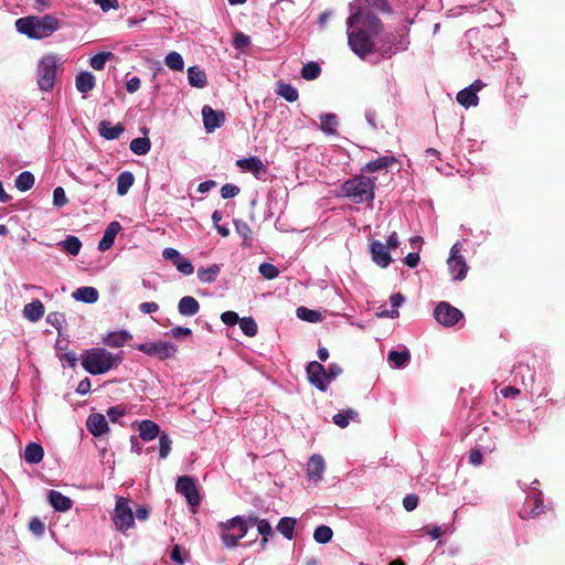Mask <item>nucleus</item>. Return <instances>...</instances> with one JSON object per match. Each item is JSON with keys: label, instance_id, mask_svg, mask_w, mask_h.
Here are the masks:
<instances>
[{"label": "nucleus", "instance_id": "nucleus-1", "mask_svg": "<svg viewBox=\"0 0 565 565\" xmlns=\"http://www.w3.org/2000/svg\"><path fill=\"white\" fill-rule=\"evenodd\" d=\"M15 28L30 39L41 40L51 36L60 29V20L53 14L29 15L15 21Z\"/></svg>", "mask_w": 565, "mask_h": 565}, {"label": "nucleus", "instance_id": "nucleus-2", "mask_svg": "<svg viewBox=\"0 0 565 565\" xmlns=\"http://www.w3.org/2000/svg\"><path fill=\"white\" fill-rule=\"evenodd\" d=\"M121 361L120 354H113L103 348L86 350L82 354V366L93 375L104 374L117 367Z\"/></svg>", "mask_w": 565, "mask_h": 565}, {"label": "nucleus", "instance_id": "nucleus-3", "mask_svg": "<svg viewBox=\"0 0 565 565\" xmlns=\"http://www.w3.org/2000/svg\"><path fill=\"white\" fill-rule=\"evenodd\" d=\"M259 521L260 520L256 515H249L247 519L238 515L227 520L226 522L220 523V535L224 546L227 548L236 547L239 540L247 534L248 527L254 524L258 526Z\"/></svg>", "mask_w": 565, "mask_h": 565}, {"label": "nucleus", "instance_id": "nucleus-4", "mask_svg": "<svg viewBox=\"0 0 565 565\" xmlns=\"http://www.w3.org/2000/svg\"><path fill=\"white\" fill-rule=\"evenodd\" d=\"M341 191L353 203L370 204L375 198V180L364 174L355 175L342 183Z\"/></svg>", "mask_w": 565, "mask_h": 565}, {"label": "nucleus", "instance_id": "nucleus-5", "mask_svg": "<svg viewBox=\"0 0 565 565\" xmlns=\"http://www.w3.org/2000/svg\"><path fill=\"white\" fill-rule=\"evenodd\" d=\"M57 58L53 54L42 57L38 66V85L41 90L49 92L54 87L56 77Z\"/></svg>", "mask_w": 565, "mask_h": 565}, {"label": "nucleus", "instance_id": "nucleus-6", "mask_svg": "<svg viewBox=\"0 0 565 565\" xmlns=\"http://www.w3.org/2000/svg\"><path fill=\"white\" fill-rule=\"evenodd\" d=\"M113 522L119 532L125 533L135 524V515L129 502L125 498H118L113 514Z\"/></svg>", "mask_w": 565, "mask_h": 565}, {"label": "nucleus", "instance_id": "nucleus-7", "mask_svg": "<svg viewBox=\"0 0 565 565\" xmlns=\"http://www.w3.org/2000/svg\"><path fill=\"white\" fill-rule=\"evenodd\" d=\"M348 42L351 50L361 58H364L374 51V42L366 30L359 29L349 32Z\"/></svg>", "mask_w": 565, "mask_h": 565}, {"label": "nucleus", "instance_id": "nucleus-8", "mask_svg": "<svg viewBox=\"0 0 565 565\" xmlns=\"http://www.w3.org/2000/svg\"><path fill=\"white\" fill-rule=\"evenodd\" d=\"M360 22L364 26L363 30H366L367 33H371L373 35H379L384 28L381 19L377 15H375L372 12H366L365 14H362L360 9L352 13L347 20L348 28L350 29Z\"/></svg>", "mask_w": 565, "mask_h": 565}, {"label": "nucleus", "instance_id": "nucleus-9", "mask_svg": "<svg viewBox=\"0 0 565 565\" xmlns=\"http://www.w3.org/2000/svg\"><path fill=\"white\" fill-rule=\"evenodd\" d=\"M435 319L444 327H452L463 318L462 312L449 302L440 301L434 310Z\"/></svg>", "mask_w": 565, "mask_h": 565}, {"label": "nucleus", "instance_id": "nucleus-10", "mask_svg": "<svg viewBox=\"0 0 565 565\" xmlns=\"http://www.w3.org/2000/svg\"><path fill=\"white\" fill-rule=\"evenodd\" d=\"M136 349L149 356H157L160 360L169 359L177 352V348L173 344L163 341L140 343Z\"/></svg>", "mask_w": 565, "mask_h": 565}, {"label": "nucleus", "instance_id": "nucleus-11", "mask_svg": "<svg viewBox=\"0 0 565 565\" xmlns=\"http://www.w3.org/2000/svg\"><path fill=\"white\" fill-rule=\"evenodd\" d=\"M175 490L178 493L185 497L188 504L192 508H195L200 504L201 497L192 477H179L175 483Z\"/></svg>", "mask_w": 565, "mask_h": 565}, {"label": "nucleus", "instance_id": "nucleus-12", "mask_svg": "<svg viewBox=\"0 0 565 565\" xmlns=\"http://www.w3.org/2000/svg\"><path fill=\"white\" fill-rule=\"evenodd\" d=\"M461 243L457 242L452 245L450 249V257L448 259V268L454 279L462 280L465 279L468 266L465 262V258L460 255Z\"/></svg>", "mask_w": 565, "mask_h": 565}, {"label": "nucleus", "instance_id": "nucleus-13", "mask_svg": "<svg viewBox=\"0 0 565 565\" xmlns=\"http://www.w3.org/2000/svg\"><path fill=\"white\" fill-rule=\"evenodd\" d=\"M306 372L310 384H312L321 392H326L328 390V383L326 381V367L321 363L317 361L309 362L306 367Z\"/></svg>", "mask_w": 565, "mask_h": 565}, {"label": "nucleus", "instance_id": "nucleus-14", "mask_svg": "<svg viewBox=\"0 0 565 565\" xmlns=\"http://www.w3.org/2000/svg\"><path fill=\"white\" fill-rule=\"evenodd\" d=\"M483 87V83L481 81H475L469 87L461 89L457 94V102L466 107L469 108L471 106L478 105V96L477 93Z\"/></svg>", "mask_w": 565, "mask_h": 565}, {"label": "nucleus", "instance_id": "nucleus-15", "mask_svg": "<svg viewBox=\"0 0 565 565\" xmlns=\"http://www.w3.org/2000/svg\"><path fill=\"white\" fill-rule=\"evenodd\" d=\"M202 116L204 127L209 132H212L216 128L221 127L225 120V115L223 111L214 110L207 105L202 108Z\"/></svg>", "mask_w": 565, "mask_h": 565}, {"label": "nucleus", "instance_id": "nucleus-16", "mask_svg": "<svg viewBox=\"0 0 565 565\" xmlns=\"http://www.w3.org/2000/svg\"><path fill=\"white\" fill-rule=\"evenodd\" d=\"M162 255L166 259L173 262L174 266L184 275H191L194 270L193 265L190 260L184 259L180 253L171 247L164 248Z\"/></svg>", "mask_w": 565, "mask_h": 565}, {"label": "nucleus", "instance_id": "nucleus-17", "mask_svg": "<svg viewBox=\"0 0 565 565\" xmlns=\"http://www.w3.org/2000/svg\"><path fill=\"white\" fill-rule=\"evenodd\" d=\"M371 255L372 260L382 268H386L392 263L388 248L380 241H374L371 244Z\"/></svg>", "mask_w": 565, "mask_h": 565}, {"label": "nucleus", "instance_id": "nucleus-18", "mask_svg": "<svg viewBox=\"0 0 565 565\" xmlns=\"http://www.w3.org/2000/svg\"><path fill=\"white\" fill-rule=\"evenodd\" d=\"M326 469L324 459L321 455H312L307 463V475L310 480L315 482L322 479L323 471Z\"/></svg>", "mask_w": 565, "mask_h": 565}, {"label": "nucleus", "instance_id": "nucleus-19", "mask_svg": "<svg viewBox=\"0 0 565 565\" xmlns=\"http://www.w3.org/2000/svg\"><path fill=\"white\" fill-rule=\"evenodd\" d=\"M86 426L88 431L98 437L108 431V423L103 414H92L88 416Z\"/></svg>", "mask_w": 565, "mask_h": 565}, {"label": "nucleus", "instance_id": "nucleus-20", "mask_svg": "<svg viewBox=\"0 0 565 565\" xmlns=\"http://www.w3.org/2000/svg\"><path fill=\"white\" fill-rule=\"evenodd\" d=\"M121 225L117 221H113L108 224L107 228L104 232L102 239L98 243V249L100 252L108 250L115 242L116 235L120 232Z\"/></svg>", "mask_w": 565, "mask_h": 565}, {"label": "nucleus", "instance_id": "nucleus-21", "mask_svg": "<svg viewBox=\"0 0 565 565\" xmlns=\"http://www.w3.org/2000/svg\"><path fill=\"white\" fill-rule=\"evenodd\" d=\"M543 512V500L540 497L530 499L519 512L521 519H534Z\"/></svg>", "mask_w": 565, "mask_h": 565}, {"label": "nucleus", "instance_id": "nucleus-22", "mask_svg": "<svg viewBox=\"0 0 565 565\" xmlns=\"http://www.w3.org/2000/svg\"><path fill=\"white\" fill-rule=\"evenodd\" d=\"M124 131L125 127L120 122L113 126L110 121L102 120L98 125L99 135L107 140L118 139Z\"/></svg>", "mask_w": 565, "mask_h": 565}, {"label": "nucleus", "instance_id": "nucleus-23", "mask_svg": "<svg viewBox=\"0 0 565 565\" xmlns=\"http://www.w3.org/2000/svg\"><path fill=\"white\" fill-rule=\"evenodd\" d=\"M49 501L58 512H66L71 510L73 505V502L68 497L56 490H51L49 492Z\"/></svg>", "mask_w": 565, "mask_h": 565}, {"label": "nucleus", "instance_id": "nucleus-24", "mask_svg": "<svg viewBox=\"0 0 565 565\" xmlns=\"http://www.w3.org/2000/svg\"><path fill=\"white\" fill-rule=\"evenodd\" d=\"M178 310L181 316L192 317L200 311V303L194 297L184 296L178 303Z\"/></svg>", "mask_w": 565, "mask_h": 565}, {"label": "nucleus", "instance_id": "nucleus-25", "mask_svg": "<svg viewBox=\"0 0 565 565\" xmlns=\"http://www.w3.org/2000/svg\"><path fill=\"white\" fill-rule=\"evenodd\" d=\"M396 162L395 157L393 156H383L373 161L367 162L363 168V173H373L375 171L385 170Z\"/></svg>", "mask_w": 565, "mask_h": 565}, {"label": "nucleus", "instance_id": "nucleus-26", "mask_svg": "<svg viewBox=\"0 0 565 565\" xmlns=\"http://www.w3.org/2000/svg\"><path fill=\"white\" fill-rule=\"evenodd\" d=\"M160 435V427L152 420L146 419L139 424V436L141 439L149 441Z\"/></svg>", "mask_w": 565, "mask_h": 565}, {"label": "nucleus", "instance_id": "nucleus-27", "mask_svg": "<svg viewBox=\"0 0 565 565\" xmlns=\"http://www.w3.org/2000/svg\"><path fill=\"white\" fill-rule=\"evenodd\" d=\"M44 306L40 300H33L23 308L24 317L32 322L39 321L44 316Z\"/></svg>", "mask_w": 565, "mask_h": 565}, {"label": "nucleus", "instance_id": "nucleus-28", "mask_svg": "<svg viewBox=\"0 0 565 565\" xmlns=\"http://www.w3.org/2000/svg\"><path fill=\"white\" fill-rule=\"evenodd\" d=\"M95 76L90 72H82L75 78V86L81 93H88L95 87Z\"/></svg>", "mask_w": 565, "mask_h": 565}, {"label": "nucleus", "instance_id": "nucleus-29", "mask_svg": "<svg viewBox=\"0 0 565 565\" xmlns=\"http://www.w3.org/2000/svg\"><path fill=\"white\" fill-rule=\"evenodd\" d=\"M236 166L243 170L258 174L260 171H265V164L258 157H249L239 159L236 161Z\"/></svg>", "mask_w": 565, "mask_h": 565}, {"label": "nucleus", "instance_id": "nucleus-30", "mask_svg": "<svg viewBox=\"0 0 565 565\" xmlns=\"http://www.w3.org/2000/svg\"><path fill=\"white\" fill-rule=\"evenodd\" d=\"M129 339H131V335L122 330L117 332H110L108 333L104 340L103 343L109 348H120L122 347Z\"/></svg>", "mask_w": 565, "mask_h": 565}, {"label": "nucleus", "instance_id": "nucleus-31", "mask_svg": "<svg viewBox=\"0 0 565 565\" xmlns=\"http://www.w3.org/2000/svg\"><path fill=\"white\" fill-rule=\"evenodd\" d=\"M44 456V450L40 444L30 443L24 449V459L29 463H39Z\"/></svg>", "mask_w": 565, "mask_h": 565}, {"label": "nucleus", "instance_id": "nucleus-32", "mask_svg": "<svg viewBox=\"0 0 565 565\" xmlns=\"http://www.w3.org/2000/svg\"><path fill=\"white\" fill-rule=\"evenodd\" d=\"M189 84L196 88H203L206 85V75L203 70L198 66H190L188 68Z\"/></svg>", "mask_w": 565, "mask_h": 565}, {"label": "nucleus", "instance_id": "nucleus-33", "mask_svg": "<svg viewBox=\"0 0 565 565\" xmlns=\"http://www.w3.org/2000/svg\"><path fill=\"white\" fill-rule=\"evenodd\" d=\"M73 297L86 303H94L98 300V291L94 287H79L74 291Z\"/></svg>", "mask_w": 565, "mask_h": 565}, {"label": "nucleus", "instance_id": "nucleus-34", "mask_svg": "<svg viewBox=\"0 0 565 565\" xmlns=\"http://www.w3.org/2000/svg\"><path fill=\"white\" fill-rule=\"evenodd\" d=\"M135 177L130 171L121 172L117 178V193L118 195H125L128 190L132 186Z\"/></svg>", "mask_w": 565, "mask_h": 565}, {"label": "nucleus", "instance_id": "nucleus-35", "mask_svg": "<svg viewBox=\"0 0 565 565\" xmlns=\"http://www.w3.org/2000/svg\"><path fill=\"white\" fill-rule=\"evenodd\" d=\"M320 129L327 135H337L338 119L334 114H323L320 116Z\"/></svg>", "mask_w": 565, "mask_h": 565}, {"label": "nucleus", "instance_id": "nucleus-36", "mask_svg": "<svg viewBox=\"0 0 565 565\" xmlns=\"http://www.w3.org/2000/svg\"><path fill=\"white\" fill-rule=\"evenodd\" d=\"M297 521L294 518H281L277 524V530L280 534H282L286 539L291 540L295 533V525Z\"/></svg>", "mask_w": 565, "mask_h": 565}, {"label": "nucleus", "instance_id": "nucleus-37", "mask_svg": "<svg viewBox=\"0 0 565 565\" xmlns=\"http://www.w3.org/2000/svg\"><path fill=\"white\" fill-rule=\"evenodd\" d=\"M221 271V266L217 264H213L206 268L198 269V278L203 282H213L216 279V276Z\"/></svg>", "mask_w": 565, "mask_h": 565}, {"label": "nucleus", "instance_id": "nucleus-38", "mask_svg": "<svg viewBox=\"0 0 565 565\" xmlns=\"http://www.w3.org/2000/svg\"><path fill=\"white\" fill-rule=\"evenodd\" d=\"M151 148L150 139L147 137H138L131 140L130 150L139 156L146 154Z\"/></svg>", "mask_w": 565, "mask_h": 565}, {"label": "nucleus", "instance_id": "nucleus-39", "mask_svg": "<svg viewBox=\"0 0 565 565\" xmlns=\"http://www.w3.org/2000/svg\"><path fill=\"white\" fill-rule=\"evenodd\" d=\"M277 94L284 97L287 102L294 103L298 99V90L288 83H279Z\"/></svg>", "mask_w": 565, "mask_h": 565}, {"label": "nucleus", "instance_id": "nucleus-40", "mask_svg": "<svg viewBox=\"0 0 565 565\" xmlns=\"http://www.w3.org/2000/svg\"><path fill=\"white\" fill-rule=\"evenodd\" d=\"M387 360L391 363H393L396 367H403L411 360V354H409L408 350H404V351L392 350V351H390V353L387 355Z\"/></svg>", "mask_w": 565, "mask_h": 565}, {"label": "nucleus", "instance_id": "nucleus-41", "mask_svg": "<svg viewBox=\"0 0 565 565\" xmlns=\"http://www.w3.org/2000/svg\"><path fill=\"white\" fill-rule=\"evenodd\" d=\"M34 175L31 172H21L15 179V188L23 192L28 191L34 185Z\"/></svg>", "mask_w": 565, "mask_h": 565}, {"label": "nucleus", "instance_id": "nucleus-42", "mask_svg": "<svg viewBox=\"0 0 565 565\" xmlns=\"http://www.w3.org/2000/svg\"><path fill=\"white\" fill-rule=\"evenodd\" d=\"M333 531L328 525H319L315 529L313 539L317 543L327 544L332 540Z\"/></svg>", "mask_w": 565, "mask_h": 565}, {"label": "nucleus", "instance_id": "nucleus-43", "mask_svg": "<svg viewBox=\"0 0 565 565\" xmlns=\"http://www.w3.org/2000/svg\"><path fill=\"white\" fill-rule=\"evenodd\" d=\"M297 317L308 322H319L322 320V313L320 311L312 310L307 307H299L297 309Z\"/></svg>", "mask_w": 565, "mask_h": 565}, {"label": "nucleus", "instance_id": "nucleus-44", "mask_svg": "<svg viewBox=\"0 0 565 565\" xmlns=\"http://www.w3.org/2000/svg\"><path fill=\"white\" fill-rule=\"evenodd\" d=\"M62 246H63V249L72 255V256H76L78 255L79 250H81V247H82V242L78 239V237L76 236H72V235H68L63 242H62Z\"/></svg>", "mask_w": 565, "mask_h": 565}, {"label": "nucleus", "instance_id": "nucleus-45", "mask_svg": "<svg viewBox=\"0 0 565 565\" xmlns=\"http://www.w3.org/2000/svg\"><path fill=\"white\" fill-rule=\"evenodd\" d=\"M166 65L172 71H182L184 62L180 53L170 52L164 58Z\"/></svg>", "mask_w": 565, "mask_h": 565}, {"label": "nucleus", "instance_id": "nucleus-46", "mask_svg": "<svg viewBox=\"0 0 565 565\" xmlns=\"http://www.w3.org/2000/svg\"><path fill=\"white\" fill-rule=\"evenodd\" d=\"M239 327L243 333L249 338L255 337L257 334L258 328L257 323L252 317H244L239 320Z\"/></svg>", "mask_w": 565, "mask_h": 565}, {"label": "nucleus", "instance_id": "nucleus-47", "mask_svg": "<svg viewBox=\"0 0 565 565\" xmlns=\"http://www.w3.org/2000/svg\"><path fill=\"white\" fill-rule=\"evenodd\" d=\"M321 73V68L318 63L309 62L301 68V76L307 81L316 79Z\"/></svg>", "mask_w": 565, "mask_h": 565}, {"label": "nucleus", "instance_id": "nucleus-48", "mask_svg": "<svg viewBox=\"0 0 565 565\" xmlns=\"http://www.w3.org/2000/svg\"><path fill=\"white\" fill-rule=\"evenodd\" d=\"M114 56L111 52H100L95 54L89 62L92 68L96 71H100L105 67V64L108 60Z\"/></svg>", "mask_w": 565, "mask_h": 565}, {"label": "nucleus", "instance_id": "nucleus-49", "mask_svg": "<svg viewBox=\"0 0 565 565\" xmlns=\"http://www.w3.org/2000/svg\"><path fill=\"white\" fill-rule=\"evenodd\" d=\"M159 457L160 459H164L171 451V439L166 433L160 434L159 436Z\"/></svg>", "mask_w": 565, "mask_h": 565}, {"label": "nucleus", "instance_id": "nucleus-50", "mask_svg": "<svg viewBox=\"0 0 565 565\" xmlns=\"http://www.w3.org/2000/svg\"><path fill=\"white\" fill-rule=\"evenodd\" d=\"M260 275L266 279H274L279 275L278 268L270 263H263L258 268Z\"/></svg>", "mask_w": 565, "mask_h": 565}, {"label": "nucleus", "instance_id": "nucleus-51", "mask_svg": "<svg viewBox=\"0 0 565 565\" xmlns=\"http://www.w3.org/2000/svg\"><path fill=\"white\" fill-rule=\"evenodd\" d=\"M250 44V38L243 32H236L234 34L233 45L237 50H244Z\"/></svg>", "mask_w": 565, "mask_h": 565}, {"label": "nucleus", "instance_id": "nucleus-52", "mask_svg": "<svg viewBox=\"0 0 565 565\" xmlns=\"http://www.w3.org/2000/svg\"><path fill=\"white\" fill-rule=\"evenodd\" d=\"M68 200L65 195V191L62 186H57L53 191V204L57 207H62L67 204Z\"/></svg>", "mask_w": 565, "mask_h": 565}, {"label": "nucleus", "instance_id": "nucleus-53", "mask_svg": "<svg viewBox=\"0 0 565 565\" xmlns=\"http://www.w3.org/2000/svg\"><path fill=\"white\" fill-rule=\"evenodd\" d=\"M239 188L232 183H226L221 188V196L223 199H232L239 193Z\"/></svg>", "mask_w": 565, "mask_h": 565}, {"label": "nucleus", "instance_id": "nucleus-54", "mask_svg": "<svg viewBox=\"0 0 565 565\" xmlns=\"http://www.w3.org/2000/svg\"><path fill=\"white\" fill-rule=\"evenodd\" d=\"M29 530L33 534L41 536L45 531V525L39 518H33L29 523Z\"/></svg>", "mask_w": 565, "mask_h": 565}, {"label": "nucleus", "instance_id": "nucleus-55", "mask_svg": "<svg viewBox=\"0 0 565 565\" xmlns=\"http://www.w3.org/2000/svg\"><path fill=\"white\" fill-rule=\"evenodd\" d=\"M365 1L370 7L379 10L380 12H384V13L391 12V6L387 2V0H365Z\"/></svg>", "mask_w": 565, "mask_h": 565}, {"label": "nucleus", "instance_id": "nucleus-56", "mask_svg": "<svg viewBox=\"0 0 565 565\" xmlns=\"http://www.w3.org/2000/svg\"><path fill=\"white\" fill-rule=\"evenodd\" d=\"M168 334L173 338V339H180L181 337H189L192 334V330L190 328H186V327H174L172 329H170V331L168 332Z\"/></svg>", "mask_w": 565, "mask_h": 565}, {"label": "nucleus", "instance_id": "nucleus-57", "mask_svg": "<svg viewBox=\"0 0 565 565\" xmlns=\"http://www.w3.org/2000/svg\"><path fill=\"white\" fill-rule=\"evenodd\" d=\"M221 320L226 326H234L239 322L241 318L235 311H225L221 315Z\"/></svg>", "mask_w": 565, "mask_h": 565}, {"label": "nucleus", "instance_id": "nucleus-58", "mask_svg": "<svg viewBox=\"0 0 565 565\" xmlns=\"http://www.w3.org/2000/svg\"><path fill=\"white\" fill-rule=\"evenodd\" d=\"M257 531L262 535V537H268L274 535V531L270 523L265 519H262L258 522Z\"/></svg>", "mask_w": 565, "mask_h": 565}, {"label": "nucleus", "instance_id": "nucleus-59", "mask_svg": "<svg viewBox=\"0 0 565 565\" xmlns=\"http://www.w3.org/2000/svg\"><path fill=\"white\" fill-rule=\"evenodd\" d=\"M418 501L419 499L416 494H407L403 499V507L406 511H413L417 508Z\"/></svg>", "mask_w": 565, "mask_h": 565}, {"label": "nucleus", "instance_id": "nucleus-60", "mask_svg": "<svg viewBox=\"0 0 565 565\" xmlns=\"http://www.w3.org/2000/svg\"><path fill=\"white\" fill-rule=\"evenodd\" d=\"M342 373V367L338 364L329 365L328 370H326V381L329 384L332 380H334L338 375Z\"/></svg>", "mask_w": 565, "mask_h": 565}, {"label": "nucleus", "instance_id": "nucleus-61", "mask_svg": "<svg viewBox=\"0 0 565 565\" xmlns=\"http://www.w3.org/2000/svg\"><path fill=\"white\" fill-rule=\"evenodd\" d=\"M96 4L100 7V9L106 12L110 9H118L119 2L118 0H94Z\"/></svg>", "mask_w": 565, "mask_h": 565}, {"label": "nucleus", "instance_id": "nucleus-62", "mask_svg": "<svg viewBox=\"0 0 565 565\" xmlns=\"http://www.w3.org/2000/svg\"><path fill=\"white\" fill-rule=\"evenodd\" d=\"M468 459H469V463H471L472 466L481 465L482 463V454H481L480 449H478V448L470 449Z\"/></svg>", "mask_w": 565, "mask_h": 565}, {"label": "nucleus", "instance_id": "nucleus-63", "mask_svg": "<svg viewBox=\"0 0 565 565\" xmlns=\"http://www.w3.org/2000/svg\"><path fill=\"white\" fill-rule=\"evenodd\" d=\"M107 415L111 422H116L119 417L125 415V408L121 406H113L107 411Z\"/></svg>", "mask_w": 565, "mask_h": 565}, {"label": "nucleus", "instance_id": "nucleus-64", "mask_svg": "<svg viewBox=\"0 0 565 565\" xmlns=\"http://www.w3.org/2000/svg\"><path fill=\"white\" fill-rule=\"evenodd\" d=\"M140 85H141L140 78L135 76V77L130 78L129 81H127L126 89L128 93L134 94L140 88Z\"/></svg>", "mask_w": 565, "mask_h": 565}]
</instances>
